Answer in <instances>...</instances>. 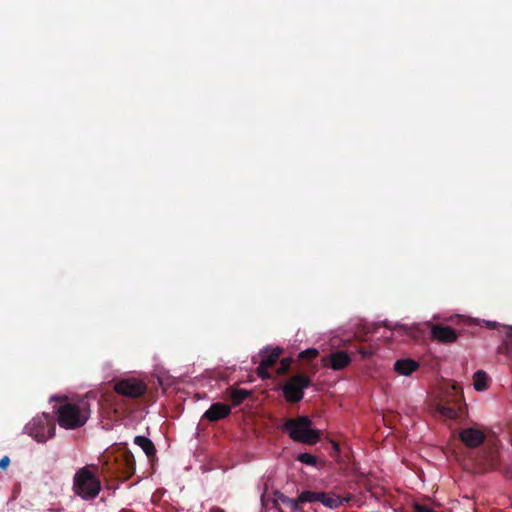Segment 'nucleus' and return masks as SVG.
<instances>
[{"instance_id":"obj_1","label":"nucleus","mask_w":512,"mask_h":512,"mask_svg":"<svg viewBox=\"0 0 512 512\" xmlns=\"http://www.w3.org/2000/svg\"><path fill=\"white\" fill-rule=\"evenodd\" d=\"M51 400H60L58 397H52ZM64 401L57 410V421L60 427L67 430H75L82 427L90 416L89 403L85 399H81L77 403L67 402L66 398H61Z\"/></svg>"},{"instance_id":"obj_2","label":"nucleus","mask_w":512,"mask_h":512,"mask_svg":"<svg viewBox=\"0 0 512 512\" xmlns=\"http://www.w3.org/2000/svg\"><path fill=\"white\" fill-rule=\"evenodd\" d=\"M312 425V421L307 416L287 418L282 425V431L295 442L315 445L321 438V431L314 429Z\"/></svg>"},{"instance_id":"obj_3","label":"nucleus","mask_w":512,"mask_h":512,"mask_svg":"<svg viewBox=\"0 0 512 512\" xmlns=\"http://www.w3.org/2000/svg\"><path fill=\"white\" fill-rule=\"evenodd\" d=\"M92 469L97 471L96 466H85L74 475L73 491L84 500L96 498L101 490L100 479Z\"/></svg>"},{"instance_id":"obj_4","label":"nucleus","mask_w":512,"mask_h":512,"mask_svg":"<svg viewBox=\"0 0 512 512\" xmlns=\"http://www.w3.org/2000/svg\"><path fill=\"white\" fill-rule=\"evenodd\" d=\"M104 465L112 474L128 478V448L126 443L114 444L104 456Z\"/></svg>"},{"instance_id":"obj_5","label":"nucleus","mask_w":512,"mask_h":512,"mask_svg":"<svg viewBox=\"0 0 512 512\" xmlns=\"http://www.w3.org/2000/svg\"><path fill=\"white\" fill-rule=\"evenodd\" d=\"M55 419L48 413L34 417L24 427L25 432L37 442L44 443L55 435Z\"/></svg>"},{"instance_id":"obj_6","label":"nucleus","mask_w":512,"mask_h":512,"mask_svg":"<svg viewBox=\"0 0 512 512\" xmlns=\"http://www.w3.org/2000/svg\"><path fill=\"white\" fill-rule=\"evenodd\" d=\"M312 384L309 376L296 374L290 377L282 386V393L289 403H298L304 397V390Z\"/></svg>"},{"instance_id":"obj_7","label":"nucleus","mask_w":512,"mask_h":512,"mask_svg":"<svg viewBox=\"0 0 512 512\" xmlns=\"http://www.w3.org/2000/svg\"><path fill=\"white\" fill-rule=\"evenodd\" d=\"M323 367L338 371L346 368L351 363V357L344 350H338L324 356L321 359Z\"/></svg>"},{"instance_id":"obj_8","label":"nucleus","mask_w":512,"mask_h":512,"mask_svg":"<svg viewBox=\"0 0 512 512\" xmlns=\"http://www.w3.org/2000/svg\"><path fill=\"white\" fill-rule=\"evenodd\" d=\"M461 441L469 448L479 447L486 438L485 433L477 428H464L459 432Z\"/></svg>"},{"instance_id":"obj_9","label":"nucleus","mask_w":512,"mask_h":512,"mask_svg":"<svg viewBox=\"0 0 512 512\" xmlns=\"http://www.w3.org/2000/svg\"><path fill=\"white\" fill-rule=\"evenodd\" d=\"M462 330L457 332L455 329L449 326H442L438 324H433L431 326V336L434 340H437L441 343H454L458 335L461 334Z\"/></svg>"},{"instance_id":"obj_10","label":"nucleus","mask_w":512,"mask_h":512,"mask_svg":"<svg viewBox=\"0 0 512 512\" xmlns=\"http://www.w3.org/2000/svg\"><path fill=\"white\" fill-rule=\"evenodd\" d=\"M231 413V407L222 402L213 403L208 410L205 411L203 418L216 422L226 418Z\"/></svg>"},{"instance_id":"obj_11","label":"nucleus","mask_w":512,"mask_h":512,"mask_svg":"<svg viewBox=\"0 0 512 512\" xmlns=\"http://www.w3.org/2000/svg\"><path fill=\"white\" fill-rule=\"evenodd\" d=\"M393 368L399 375L410 376L419 368V363L411 358L398 359Z\"/></svg>"},{"instance_id":"obj_12","label":"nucleus","mask_w":512,"mask_h":512,"mask_svg":"<svg viewBox=\"0 0 512 512\" xmlns=\"http://www.w3.org/2000/svg\"><path fill=\"white\" fill-rule=\"evenodd\" d=\"M284 349L282 347H274V348H265L261 351L263 354V358L261 362L263 366H267L269 368L273 367L279 360L280 356L283 354Z\"/></svg>"},{"instance_id":"obj_13","label":"nucleus","mask_w":512,"mask_h":512,"mask_svg":"<svg viewBox=\"0 0 512 512\" xmlns=\"http://www.w3.org/2000/svg\"><path fill=\"white\" fill-rule=\"evenodd\" d=\"M319 502L322 503L324 506L336 509L343 505L344 501H348L349 499L341 498L337 495H330L325 492H320L319 496Z\"/></svg>"},{"instance_id":"obj_14","label":"nucleus","mask_w":512,"mask_h":512,"mask_svg":"<svg viewBox=\"0 0 512 512\" xmlns=\"http://www.w3.org/2000/svg\"><path fill=\"white\" fill-rule=\"evenodd\" d=\"M134 444L140 447L148 458L154 456L156 453L153 442L145 436H136L134 438Z\"/></svg>"},{"instance_id":"obj_15","label":"nucleus","mask_w":512,"mask_h":512,"mask_svg":"<svg viewBox=\"0 0 512 512\" xmlns=\"http://www.w3.org/2000/svg\"><path fill=\"white\" fill-rule=\"evenodd\" d=\"M147 391V385L143 380L130 377V399L143 396Z\"/></svg>"},{"instance_id":"obj_16","label":"nucleus","mask_w":512,"mask_h":512,"mask_svg":"<svg viewBox=\"0 0 512 512\" xmlns=\"http://www.w3.org/2000/svg\"><path fill=\"white\" fill-rule=\"evenodd\" d=\"M227 393L231 399L233 406L242 404L249 396L250 392L245 389L228 388Z\"/></svg>"},{"instance_id":"obj_17","label":"nucleus","mask_w":512,"mask_h":512,"mask_svg":"<svg viewBox=\"0 0 512 512\" xmlns=\"http://www.w3.org/2000/svg\"><path fill=\"white\" fill-rule=\"evenodd\" d=\"M503 328L505 330V338L499 346V352L512 356V327L503 326Z\"/></svg>"},{"instance_id":"obj_18","label":"nucleus","mask_w":512,"mask_h":512,"mask_svg":"<svg viewBox=\"0 0 512 512\" xmlns=\"http://www.w3.org/2000/svg\"><path fill=\"white\" fill-rule=\"evenodd\" d=\"M436 411L442 417L447 418V419H456L459 416V410L458 409H456L453 406L444 404V403L437 404Z\"/></svg>"},{"instance_id":"obj_19","label":"nucleus","mask_w":512,"mask_h":512,"mask_svg":"<svg viewBox=\"0 0 512 512\" xmlns=\"http://www.w3.org/2000/svg\"><path fill=\"white\" fill-rule=\"evenodd\" d=\"M473 380H474V388L475 390L477 391H483L485 389H487L488 387V376L487 374L482 371V370H478L474 376H473Z\"/></svg>"},{"instance_id":"obj_20","label":"nucleus","mask_w":512,"mask_h":512,"mask_svg":"<svg viewBox=\"0 0 512 512\" xmlns=\"http://www.w3.org/2000/svg\"><path fill=\"white\" fill-rule=\"evenodd\" d=\"M275 496H276V501H280L284 505H287L291 510H293V511L300 510L298 498H296V499L290 498L279 491L275 492Z\"/></svg>"},{"instance_id":"obj_21","label":"nucleus","mask_w":512,"mask_h":512,"mask_svg":"<svg viewBox=\"0 0 512 512\" xmlns=\"http://www.w3.org/2000/svg\"><path fill=\"white\" fill-rule=\"evenodd\" d=\"M112 415L110 416L111 419H113L114 421L116 422H123L127 416L126 414V407H125V404L121 405V404H114L113 405V410H112Z\"/></svg>"},{"instance_id":"obj_22","label":"nucleus","mask_w":512,"mask_h":512,"mask_svg":"<svg viewBox=\"0 0 512 512\" xmlns=\"http://www.w3.org/2000/svg\"><path fill=\"white\" fill-rule=\"evenodd\" d=\"M319 496H320V492L303 491L298 496L299 505L303 504V503H312V502H316V501L319 502V499H320Z\"/></svg>"},{"instance_id":"obj_23","label":"nucleus","mask_w":512,"mask_h":512,"mask_svg":"<svg viewBox=\"0 0 512 512\" xmlns=\"http://www.w3.org/2000/svg\"><path fill=\"white\" fill-rule=\"evenodd\" d=\"M114 391L117 396L128 397V379H123L115 383Z\"/></svg>"},{"instance_id":"obj_24","label":"nucleus","mask_w":512,"mask_h":512,"mask_svg":"<svg viewBox=\"0 0 512 512\" xmlns=\"http://www.w3.org/2000/svg\"><path fill=\"white\" fill-rule=\"evenodd\" d=\"M296 459L302 464L315 466L317 464V458L310 453H300Z\"/></svg>"},{"instance_id":"obj_25","label":"nucleus","mask_w":512,"mask_h":512,"mask_svg":"<svg viewBox=\"0 0 512 512\" xmlns=\"http://www.w3.org/2000/svg\"><path fill=\"white\" fill-rule=\"evenodd\" d=\"M292 362H293L292 357H286V358L281 359L280 366L277 369V374L278 375L287 374L291 368Z\"/></svg>"},{"instance_id":"obj_26","label":"nucleus","mask_w":512,"mask_h":512,"mask_svg":"<svg viewBox=\"0 0 512 512\" xmlns=\"http://www.w3.org/2000/svg\"><path fill=\"white\" fill-rule=\"evenodd\" d=\"M319 355V351L316 348H309L299 353V358L302 360H312Z\"/></svg>"},{"instance_id":"obj_27","label":"nucleus","mask_w":512,"mask_h":512,"mask_svg":"<svg viewBox=\"0 0 512 512\" xmlns=\"http://www.w3.org/2000/svg\"><path fill=\"white\" fill-rule=\"evenodd\" d=\"M268 369H269V367L263 366V363L260 362L259 366L256 369L257 375L263 380L270 379L271 373L268 371Z\"/></svg>"},{"instance_id":"obj_28","label":"nucleus","mask_w":512,"mask_h":512,"mask_svg":"<svg viewBox=\"0 0 512 512\" xmlns=\"http://www.w3.org/2000/svg\"><path fill=\"white\" fill-rule=\"evenodd\" d=\"M358 352L363 358H368L375 353V350L372 347H360Z\"/></svg>"},{"instance_id":"obj_29","label":"nucleus","mask_w":512,"mask_h":512,"mask_svg":"<svg viewBox=\"0 0 512 512\" xmlns=\"http://www.w3.org/2000/svg\"><path fill=\"white\" fill-rule=\"evenodd\" d=\"M9 464H10V458L8 456H3L0 459V469H2L3 471L7 470Z\"/></svg>"},{"instance_id":"obj_30","label":"nucleus","mask_w":512,"mask_h":512,"mask_svg":"<svg viewBox=\"0 0 512 512\" xmlns=\"http://www.w3.org/2000/svg\"><path fill=\"white\" fill-rule=\"evenodd\" d=\"M457 318H458L459 323H463L464 325H467V326L475 325V323L471 319H466L461 316H457Z\"/></svg>"},{"instance_id":"obj_31","label":"nucleus","mask_w":512,"mask_h":512,"mask_svg":"<svg viewBox=\"0 0 512 512\" xmlns=\"http://www.w3.org/2000/svg\"><path fill=\"white\" fill-rule=\"evenodd\" d=\"M503 473L505 476H507V477L510 476L512 478V464L505 466L503 469Z\"/></svg>"},{"instance_id":"obj_32","label":"nucleus","mask_w":512,"mask_h":512,"mask_svg":"<svg viewBox=\"0 0 512 512\" xmlns=\"http://www.w3.org/2000/svg\"><path fill=\"white\" fill-rule=\"evenodd\" d=\"M490 466H491V468H492V469H496V468H497V465H496V457H495V455H494V452H492Z\"/></svg>"},{"instance_id":"obj_33","label":"nucleus","mask_w":512,"mask_h":512,"mask_svg":"<svg viewBox=\"0 0 512 512\" xmlns=\"http://www.w3.org/2000/svg\"><path fill=\"white\" fill-rule=\"evenodd\" d=\"M132 458H133V455L132 453L130 452V466H129V469H130V477L133 475L134 473V467H133V463H132Z\"/></svg>"},{"instance_id":"obj_34","label":"nucleus","mask_w":512,"mask_h":512,"mask_svg":"<svg viewBox=\"0 0 512 512\" xmlns=\"http://www.w3.org/2000/svg\"><path fill=\"white\" fill-rule=\"evenodd\" d=\"M486 326L490 329H495L497 327V323L496 322H491V321H487L486 322Z\"/></svg>"},{"instance_id":"obj_35","label":"nucleus","mask_w":512,"mask_h":512,"mask_svg":"<svg viewBox=\"0 0 512 512\" xmlns=\"http://www.w3.org/2000/svg\"><path fill=\"white\" fill-rule=\"evenodd\" d=\"M333 448L335 451H339V444L337 442H332Z\"/></svg>"},{"instance_id":"obj_36","label":"nucleus","mask_w":512,"mask_h":512,"mask_svg":"<svg viewBox=\"0 0 512 512\" xmlns=\"http://www.w3.org/2000/svg\"><path fill=\"white\" fill-rule=\"evenodd\" d=\"M130 512H132V511H130Z\"/></svg>"}]
</instances>
